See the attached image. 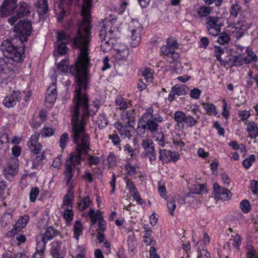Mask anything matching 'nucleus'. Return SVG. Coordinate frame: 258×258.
<instances>
[{
	"instance_id": "obj_13",
	"label": "nucleus",
	"mask_w": 258,
	"mask_h": 258,
	"mask_svg": "<svg viewBox=\"0 0 258 258\" xmlns=\"http://www.w3.org/2000/svg\"><path fill=\"white\" fill-rule=\"evenodd\" d=\"M87 215L89 217L93 225L98 223V226H105L106 224L103 219L102 213L100 210L95 212L91 209L88 211Z\"/></svg>"
},
{
	"instance_id": "obj_33",
	"label": "nucleus",
	"mask_w": 258,
	"mask_h": 258,
	"mask_svg": "<svg viewBox=\"0 0 258 258\" xmlns=\"http://www.w3.org/2000/svg\"><path fill=\"white\" fill-rule=\"evenodd\" d=\"M141 145L147 153L155 150L153 142L149 139H143Z\"/></svg>"
},
{
	"instance_id": "obj_41",
	"label": "nucleus",
	"mask_w": 258,
	"mask_h": 258,
	"mask_svg": "<svg viewBox=\"0 0 258 258\" xmlns=\"http://www.w3.org/2000/svg\"><path fill=\"white\" fill-rule=\"evenodd\" d=\"M1 223L2 226H8L13 224V216L10 213H6L2 217Z\"/></svg>"
},
{
	"instance_id": "obj_9",
	"label": "nucleus",
	"mask_w": 258,
	"mask_h": 258,
	"mask_svg": "<svg viewBox=\"0 0 258 258\" xmlns=\"http://www.w3.org/2000/svg\"><path fill=\"white\" fill-rule=\"evenodd\" d=\"M16 161V159H13L4 167L3 175L9 180H12L14 176L18 173V166Z\"/></svg>"
},
{
	"instance_id": "obj_31",
	"label": "nucleus",
	"mask_w": 258,
	"mask_h": 258,
	"mask_svg": "<svg viewBox=\"0 0 258 258\" xmlns=\"http://www.w3.org/2000/svg\"><path fill=\"white\" fill-rule=\"evenodd\" d=\"M59 231L55 229L54 227H47L46 229L45 234H43L45 239L47 240H51L54 237L59 234Z\"/></svg>"
},
{
	"instance_id": "obj_64",
	"label": "nucleus",
	"mask_w": 258,
	"mask_h": 258,
	"mask_svg": "<svg viewBox=\"0 0 258 258\" xmlns=\"http://www.w3.org/2000/svg\"><path fill=\"white\" fill-rule=\"evenodd\" d=\"M250 188L253 194H258V181L256 180L251 181Z\"/></svg>"
},
{
	"instance_id": "obj_56",
	"label": "nucleus",
	"mask_w": 258,
	"mask_h": 258,
	"mask_svg": "<svg viewBox=\"0 0 258 258\" xmlns=\"http://www.w3.org/2000/svg\"><path fill=\"white\" fill-rule=\"evenodd\" d=\"M124 151L126 154L130 155L132 158L136 157V153L135 150L129 144H126L124 147Z\"/></svg>"
},
{
	"instance_id": "obj_40",
	"label": "nucleus",
	"mask_w": 258,
	"mask_h": 258,
	"mask_svg": "<svg viewBox=\"0 0 258 258\" xmlns=\"http://www.w3.org/2000/svg\"><path fill=\"white\" fill-rule=\"evenodd\" d=\"M241 11L240 6L238 4L232 5L230 9V16L235 18L238 16V14L241 13Z\"/></svg>"
},
{
	"instance_id": "obj_2",
	"label": "nucleus",
	"mask_w": 258,
	"mask_h": 258,
	"mask_svg": "<svg viewBox=\"0 0 258 258\" xmlns=\"http://www.w3.org/2000/svg\"><path fill=\"white\" fill-rule=\"evenodd\" d=\"M92 0H83L82 16L83 20L72 38L74 46L80 48L78 60L75 65L71 66L70 71L88 70L90 66L89 57V42L91 40L90 9Z\"/></svg>"
},
{
	"instance_id": "obj_24",
	"label": "nucleus",
	"mask_w": 258,
	"mask_h": 258,
	"mask_svg": "<svg viewBox=\"0 0 258 258\" xmlns=\"http://www.w3.org/2000/svg\"><path fill=\"white\" fill-rule=\"evenodd\" d=\"M227 63L231 66L241 67L245 64V61L243 57L231 55L227 60Z\"/></svg>"
},
{
	"instance_id": "obj_45",
	"label": "nucleus",
	"mask_w": 258,
	"mask_h": 258,
	"mask_svg": "<svg viewBox=\"0 0 258 258\" xmlns=\"http://www.w3.org/2000/svg\"><path fill=\"white\" fill-rule=\"evenodd\" d=\"M126 188L128 190L129 192L132 196L138 192L137 187L132 180H127L126 181Z\"/></svg>"
},
{
	"instance_id": "obj_6",
	"label": "nucleus",
	"mask_w": 258,
	"mask_h": 258,
	"mask_svg": "<svg viewBox=\"0 0 258 258\" xmlns=\"http://www.w3.org/2000/svg\"><path fill=\"white\" fill-rule=\"evenodd\" d=\"M206 28L211 35L217 36L221 30L223 26V19L217 16H210L206 19Z\"/></svg>"
},
{
	"instance_id": "obj_23",
	"label": "nucleus",
	"mask_w": 258,
	"mask_h": 258,
	"mask_svg": "<svg viewBox=\"0 0 258 258\" xmlns=\"http://www.w3.org/2000/svg\"><path fill=\"white\" fill-rule=\"evenodd\" d=\"M37 11L40 16L43 17L49 11L47 0H38L37 2Z\"/></svg>"
},
{
	"instance_id": "obj_42",
	"label": "nucleus",
	"mask_w": 258,
	"mask_h": 258,
	"mask_svg": "<svg viewBox=\"0 0 258 258\" xmlns=\"http://www.w3.org/2000/svg\"><path fill=\"white\" fill-rule=\"evenodd\" d=\"M62 208L63 209L67 210H68L69 209H73L72 199L70 195H67L64 196L63 199Z\"/></svg>"
},
{
	"instance_id": "obj_53",
	"label": "nucleus",
	"mask_w": 258,
	"mask_h": 258,
	"mask_svg": "<svg viewBox=\"0 0 258 258\" xmlns=\"http://www.w3.org/2000/svg\"><path fill=\"white\" fill-rule=\"evenodd\" d=\"M230 38L229 35L225 33H221L217 39V42L221 45L225 44L228 43Z\"/></svg>"
},
{
	"instance_id": "obj_43",
	"label": "nucleus",
	"mask_w": 258,
	"mask_h": 258,
	"mask_svg": "<svg viewBox=\"0 0 258 258\" xmlns=\"http://www.w3.org/2000/svg\"><path fill=\"white\" fill-rule=\"evenodd\" d=\"M63 218L65 219L66 221V224L67 225L70 224V222L73 220L74 218V214L73 212V209H63Z\"/></svg>"
},
{
	"instance_id": "obj_47",
	"label": "nucleus",
	"mask_w": 258,
	"mask_h": 258,
	"mask_svg": "<svg viewBox=\"0 0 258 258\" xmlns=\"http://www.w3.org/2000/svg\"><path fill=\"white\" fill-rule=\"evenodd\" d=\"M39 189L37 187H32L29 193V199L31 202L34 203L39 194Z\"/></svg>"
},
{
	"instance_id": "obj_28",
	"label": "nucleus",
	"mask_w": 258,
	"mask_h": 258,
	"mask_svg": "<svg viewBox=\"0 0 258 258\" xmlns=\"http://www.w3.org/2000/svg\"><path fill=\"white\" fill-rule=\"evenodd\" d=\"M91 203L92 201L90 198L89 196H86L84 198L78 200L77 208L79 210L83 211L88 208Z\"/></svg>"
},
{
	"instance_id": "obj_26",
	"label": "nucleus",
	"mask_w": 258,
	"mask_h": 258,
	"mask_svg": "<svg viewBox=\"0 0 258 258\" xmlns=\"http://www.w3.org/2000/svg\"><path fill=\"white\" fill-rule=\"evenodd\" d=\"M126 123L123 126L120 123L117 122L114 124L115 128L118 131L119 133L124 138H130L131 136V133L128 130V126Z\"/></svg>"
},
{
	"instance_id": "obj_36",
	"label": "nucleus",
	"mask_w": 258,
	"mask_h": 258,
	"mask_svg": "<svg viewBox=\"0 0 258 258\" xmlns=\"http://www.w3.org/2000/svg\"><path fill=\"white\" fill-rule=\"evenodd\" d=\"M13 61H11V60H7L6 62V66H4L2 69L1 74H4L8 76H11L12 74L13 71Z\"/></svg>"
},
{
	"instance_id": "obj_48",
	"label": "nucleus",
	"mask_w": 258,
	"mask_h": 258,
	"mask_svg": "<svg viewBox=\"0 0 258 258\" xmlns=\"http://www.w3.org/2000/svg\"><path fill=\"white\" fill-rule=\"evenodd\" d=\"M54 130L50 127H44L39 134L43 137H49L53 135Z\"/></svg>"
},
{
	"instance_id": "obj_30",
	"label": "nucleus",
	"mask_w": 258,
	"mask_h": 258,
	"mask_svg": "<svg viewBox=\"0 0 258 258\" xmlns=\"http://www.w3.org/2000/svg\"><path fill=\"white\" fill-rule=\"evenodd\" d=\"M115 104L118 106V108L122 111L126 110L131 106V104L127 103L121 96H117L115 100Z\"/></svg>"
},
{
	"instance_id": "obj_21",
	"label": "nucleus",
	"mask_w": 258,
	"mask_h": 258,
	"mask_svg": "<svg viewBox=\"0 0 258 258\" xmlns=\"http://www.w3.org/2000/svg\"><path fill=\"white\" fill-rule=\"evenodd\" d=\"M186 114L182 111H176L173 115V119L177 123V126L179 128H183L184 122L186 119Z\"/></svg>"
},
{
	"instance_id": "obj_10",
	"label": "nucleus",
	"mask_w": 258,
	"mask_h": 258,
	"mask_svg": "<svg viewBox=\"0 0 258 258\" xmlns=\"http://www.w3.org/2000/svg\"><path fill=\"white\" fill-rule=\"evenodd\" d=\"M213 189L216 198L224 201L230 200L231 198L230 191L220 186L217 182L213 184Z\"/></svg>"
},
{
	"instance_id": "obj_18",
	"label": "nucleus",
	"mask_w": 258,
	"mask_h": 258,
	"mask_svg": "<svg viewBox=\"0 0 258 258\" xmlns=\"http://www.w3.org/2000/svg\"><path fill=\"white\" fill-rule=\"evenodd\" d=\"M121 119L124 121L128 125H131V122L135 120V110L132 105L128 108L122 111L120 114Z\"/></svg>"
},
{
	"instance_id": "obj_29",
	"label": "nucleus",
	"mask_w": 258,
	"mask_h": 258,
	"mask_svg": "<svg viewBox=\"0 0 258 258\" xmlns=\"http://www.w3.org/2000/svg\"><path fill=\"white\" fill-rule=\"evenodd\" d=\"M193 114L195 115L197 118L195 119L191 115H186L184 122L187 126L192 127L198 123L197 119L200 118V115L197 114V110L196 109L192 110Z\"/></svg>"
},
{
	"instance_id": "obj_25",
	"label": "nucleus",
	"mask_w": 258,
	"mask_h": 258,
	"mask_svg": "<svg viewBox=\"0 0 258 258\" xmlns=\"http://www.w3.org/2000/svg\"><path fill=\"white\" fill-rule=\"evenodd\" d=\"M36 251L44 252L47 241L45 239L43 234L38 235L36 238Z\"/></svg>"
},
{
	"instance_id": "obj_63",
	"label": "nucleus",
	"mask_w": 258,
	"mask_h": 258,
	"mask_svg": "<svg viewBox=\"0 0 258 258\" xmlns=\"http://www.w3.org/2000/svg\"><path fill=\"white\" fill-rule=\"evenodd\" d=\"M198 258H210V254L207 251V250L203 248V249L199 250Z\"/></svg>"
},
{
	"instance_id": "obj_8",
	"label": "nucleus",
	"mask_w": 258,
	"mask_h": 258,
	"mask_svg": "<svg viewBox=\"0 0 258 258\" xmlns=\"http://www.w3.org/2000/svg\"><path fill=\"white\" fill-rule=\"evenodd\" d=\"M17 0H4L0 6V17L11 16L16 9Z\"/></svg>"
},
{
	"instance_id": "obj_19",
	"label": "nucleus",
	"mask_w": 258,
	"mask_h": 258,
	"mask_svg": "<svg viewBox=\"0 0 258 258\" xmlns=\"http://www.w3.org/2000/svg\"><path fill=\"white\" fill-rule=\"evenodd\" d=\"M9 149V135L3 133L0 137V156L4 157Z\"/></svg>"
},
{
	"instance_id": "obj_60",
	"label": "nucleus",
	"mask_w": 258,
	"mask_h": 258,
	"mask_svg": "<svg viewBox=\"0 0 258 258\" xmlns=\"http://www.w3.org/2000/svg\"><path fill=\"white\" fill-rule=\"evenodd\" d=\"M167 57H168V61L169 62L172 63L176 62L178 61L179 59V54L175 52V50H173Z\"/></svg>"
},
{
	"instance_id": "obj_35",
	"label": "nucleus",
	"mask_w": 258,
	"mask_h": 258,
	"mask_svg": "<svg viewBox=\"0 0 258 258\" xmlns=\"http://www.w3.org/2000/svg\"><path fill=\"white\" fill-rule=\"evenodd\" d=\"M171 151L165 149H160L159 150V158L163 162L169 163V158Z\"/></svg>"
},
{
	"instance_id": "obj_44",
	"label": "nucleus",
	"mask_w": 258,
	"mask_h": 258,
	"mask_svg": "<svg viewBox=\"0 0 258 258\" xmlns=\"http://www.w3.org/2000/svg\"><path fill=\"white\" fill-rule=\"evenodd\" d=\"M204 184H197L194 185L190 189V192L187 195V197H190V194H195L197 195L201 194V192L204 190Z\"/></svg>"
},
{
	"instance_id": "obj_38",
	"label": "nucleus",
	"mask_w": 258,
	"mask_h": 258,
	"mask_svg": "<svg viewBox=\"0 0 258 258\" xmlns=\"http://www.w3.org/2000/svg\"><path fill=\"white\" fill-rule=\"evenodd\" d=\"M129 54L128 49L125 46L122 49H117L115 55L116 58L119 60H121L126 58Z\"/></svg>"
},
{
	"instance_id": "obj_50",
	"label": "nucleus",
	"mask_w": 258,
	"mask_h": 258,
	"mask_svg": "<svg viewBox=\"0 0 258 258\" xmlns=\"http://www.w3.org/2000/svg\"><path fill=\"white\" fill-rule=\"evenodd\" d=\"M167 206L170 214L173 215L174 210L176 207L175 200L173 198L169 199L167 203Z\"/></svg>"
},
{
	"instance_id": "obj_32",
	"label": "nucleus",
	"mask_w": 258,
	"mask_h": 258,
	"mask_svg": "<svg viewBox=\"0 0 258 258\" xmlns=\"http://www.w3.org/2000/svg\"><path fill=\"white\" fill-rule=\"evenodd\" d=\"M172 89L177 96L184 95L188 91V88L185 85H176Z\"/></svg>"
},
{
	"instance_id": "obj_58",
	"label": "nucleus",
	"mask_w": 258,
	"mask_h": 258,
	"mask_svg": "<svg viewBox=\"0 0 258 258\" xmlns=\"http://www.w3.org/2000/svg\"><path fill=\"white\" fill-rule=\"evenodd\" d=\"M88 161L89 166H92L93 165L98 164L100 162V159L99 157L97 156L88 155Z\"/></svg>"
},
{
	"instance_id": "obj_15",
	"label": "nucleus",
	"mask_w": 258,
	"mask_h": 258,
	"mask_svg": "<svg viewBox=\"0 0 258 258\" xmlns=\"http://www.w3.org/2000/svg\"><path fill=\"white\" fill-rule=\"evenodd\" d=\"M119 32L118 30L113 27L111 28L108 32H106V30L105 28H102L100 30L99 37L100 39H102L103 38H107V40L111 41V39H113L115 40V43H116L117 39L119 38Z\"/></svg>"
},
{
	"instance_id": "obj_17",
	"label": "nucleus",
	"mask_w": 258,
	"mask_h": 258,
	"mask_svg": "<svg viewBox=\"0 0 258 258\" xmlns=\"http://www.w3.org/2000/svg\"><path fill=\"white\" fill-rule=\"evenodd\" d=\"M245 52L246 56L244 57L245 64H248L253 62V67L258 69V57L256 54L249 47H246Z\"/></svg>"
},
{
	"instance_id": "obj_51",
	"label": "nucleus",
	"mask_w": 258,
	"mask_h": 258,
	"mask_svg": "<svg viewBox=\"0 0 258 258\" xmlns=\"http://www.w3.org/2000/svg\"><path fill=\"white\" fill-rule=\"evenodd\" d=\"M69 141V135L67 133L63 134L59 139V146L62 150L66 148L67 144Z\"/></svg>"
},
{
	"instance_id": "obj_62",
	"label": "nucleus",
	"mask_w": 258,
	"mask_h": 258,
	"mask_svg": "<svg viewBox=\"0 0 258 258\" xmlns=\"http://www.w3.org/2000/svg\"><path fill=\"white\" fill-rule=\"evenodd\" d=\"M172 52H173V50L171 49L167 45H163L161 48V53L162 55L166 56L169 55Z\"/></svg>"
},
{
	"instance_id": "obj_57",
	"label": "nucleus",
	"mask_w": 258,
	"mask_h": 258,
	"mask_svg": "<svg viewBox=\"0 0 258 258\" xmlns=\"http://www.w3.org/2000/svg\"><path fill=\"white\" fill-rule=\"evenodd\" d=\"M127 244L129 249L133 252L137 245V240L134 237L130 236L127 240Z\"/></svg>"
},
{
	"instance_id": "obj_5",
	"label": "nucleus",
	"mask_w": 258,
	"mask_h": 258,
	"mask_svg": "<svg viewBox=\"0 0 258 258\" xmlns=\"http://www.w3.org/2000/svg\"><path fill=\"white\" fill-rule=\"evenodd\" d=\"M32 9L30 4L24 1L20 2L18 4H17L16 14L12 15L8 19L9 23L13 25L20 18L29 15Z\"/></svg>"
},
{
	"instance_id": "obj_11",
	"label": "nucleus",
	"mask_w": 258,
	"mask_h": 258,
	"mask_svg": "<svg viewBox=\"0 0 258 258\" xmlns=\"http://www.w3.org/2000/svg\"><path fill=\"white\" fill-rule=\"evenodd\" d=\"M21 93L19 91H14L10 95L7 96L4 99L3 104L7 108H12L20 102L21 98Z\"/></svg>"
},
{
	"instance_id": "obj_49",
	"label": "nucleus",
	"mask_w": 258,
	"mask_h": 258,
	"mask_svg": "<svg viewBox=\"0 0 258 258\" xmlns=\"http://www.w3.org/2000/svg\"><path fill=\"white\" fill-rule=\"evenodd\" d=\"M255 157L254 155H251L248 158H245L242 162L243 167L246 169H248L254 162Z\"/></svg>"
},
{
	"instance_id": "obj_37",
	"label": "nucleus",
	"mask_w": 258,
	"mask_h": 258,
	"mask_svg": "<svg viewBox=\"0 0 258 258\" xmlns=\"http://www.w3.org/2000/svg\"><path fill=\"white\" fill-rule=\"evenodd\" d=\"M68 60H61L57 66V72L59 73H66L69 70Z\"/></svg>"
},
{
	"instance_id": "obj_34",
	"label": "nucleus",
	"mask_w": 258,
	"mask_h": 258,
	"mask_svg": "<svg viewBox=\"0 0 258 258\" xmlns=\"http://www.w3.org/2000/svg\"><path fill=\"white\" fill-rule=\"evenodd\" d=\"M202 105L208 114L215 116L218 114L216 107L213 104L211 103H203Z\"/></svg>"
},
{
	"instance_id": "obj_27",
	"label": "nucleus",
	"mask_w": 258,
	"mask_h": 258,
	"mask_svg": "<svg viewBox=\"0 0 258 258\" xmlns=\"http://www.w3.org/2000/svg\"><path fill=\"white\" fill-rule=\"evenodd\" d=\"M101 43L100 45V49L104 52L109 51L112 49L113 46L115 44V40L113 39H111V41L107 40V38H103L100 39Z\"/></svg>"
},
{
	"instance_id": "obj_12",
	"label": "nucleus",
	"mask_w": 258,
	"mask_h": 258,
	"mask_svg": "<svg viewBox=\"0 0 258 258\" xmlns=\"http://www.w3.org/2000/svg\"><path fill=\"white\" fill-rule=\"evenodd\" d=\"M39 136V134H35L32 135L27 143V145L30 150L35 154L40 153L42 149L41 144L38 142Z\"/></svg>"
},
{
	"instance_id": "obj_16",
	"label": "nucleus",
	"mask_w": 258,
	"mask_h": 258,
	"mask_svg": "<svg viewBox=\"0 0 258 258\" xmlns=\"http://www.w3.org/2000/svg\"><path fill=\"white\" fill-rule=\"evenodd\" d=\"M50 253L53 258H63L65 252L63 251L62 243L58 241L51 243Z\"/></svg>"
},
{
	"instance_id": "obj_4",
	"label": "nucleus",
	"mask_w": 258,
	"mask_h": 258,
	"mask_svg": "<svg viewBox=\"0 0 258 258\" xmlns=\"http://www.w3.org/2000/svg\"><path fill=\"white\" fill-rule=\"evenodd\" d=\"M163 121V118L159 113H154V109L149 107L146 109L139 121L137 132L140 136H142L145 133L146 130H148L153 135L158 145L164 147V135L162 132H158L159 123Z\"/></svg>"
},
{
	"instance_id": "obj_14",
	"label": "nucleus",
	"mask_w": 258,
	"mask_h": 258,
	"mask_svg": "<svg viewBox=\"0 0 258 258\" xmlns=\"http://www.w3.org/2000/svg\"><path fill=\"white\" fill-rule=\"evenodd\" d=\"M249 27L248 25L244 22H237L235 25L232 28L231 32L233 37H235L236 39H239L243 36L244 32Z\"/></svg>"
},
{
	"instance_id": "obj_61",
	"label": "nucleus",
	"mask_w": 258,
	"mask_h": 258,
	"mask_svg": "<svg viewBox=\"0 0 258 258\" xmlns=\"http://www.w3.org/2000/svg\"><path fill=\"white\" fill-rule=\"evenodd\" d=\"M57 51L60 55L66 54L68 51L66 43H60L57 45Z\"/></svg>"
},
{
	"instance_id": "obj_52",
	"label": "nucleus",
	"mask_w": 258,
	"mask_h": 258,
	"mask_svg": "<svg viewBox=\"0 0 258 258\" xmlns=\"http://www.w3.org/2000/svg\"><path fill=\"white\" fill-rule=\"evenodd\" d=\"M240 207L242 211L244 213H248L250 210V204L248 200H242L240 204Z\"/></svg>"
},
{
	"instance_id": "obj_54",
	"label": "nucleus",
	"mask_w": 258,
	"mask_h": 258,
	"mask_svg": "<svg viewBox=\"0 0 258 258\" xmlns=\"http://www.w3.org/2000/svg\"><path fill=\"white\" fill-rule=\"evenodd\" d=\"M125 168L128 175H134L137 172L136 167L128 162L125 164Z\"/></svg>"
},
{
	"instance_id": "obj_59",
	"label": "nucleus",
	"mask_w": 258,
	"mask_h": 258,
	"mask_svg": "<svg viewBox=\"0 0 258 258\" xmlns=\"http://www.w3.org/2000/svg\"><path fill=\"white\" fill-rule=\"evenodd\" d=\"M167 45L173 50L177 49L178 47V44L175 39H167Z\"/></svg>"
},
{
	"instance_id": "obj_20",
	"label": "nucleus",
	"mask_w": 258,
	"mask_h": 258,
	"mask_svg": "<svg viewBox=\"0 0 258 258\" xmlns=\"http://www.w3.org/2000/svg\"><path fill=\"white\" fill-rule=\"evenodd\" d=\"M247 124L246 130L248 136L251 139H255L258 136V127L253 121H248L245 122Z\"/></svg>"
},
{
	"instance_id": "obj_39",
	"label": "nucleus",
	"mask_w": 258,
	"mask_h": 258,
	"mask_svg": "<svg viewBox=\"0 0 258 258\" xmlns=\"http://www.w3.org/2000/svg\"><path fill=\"white\" fill-rule=\"evenodd\" d=\"M96 123L100 128H103L107 125L108 120L104 113L100 114L98 115L96 120Z\"/></svg>"
},
{
	"instance_id": "obj_55",
	"label": "nucleus",
	"mask_w": 258,
	"mask_h": 258,
	"mask_svg": "<svg viewBox=\"0 0 258 258\" xmlns=\"http://www.w3.org/2000/svg\"><path fill=\"white\" fill-rule=\"evenodd\" d=\"M143 76L147 82H151L153 80V74L149 68H145L143 72Z\"/></svg>"
},
{
	"instance_id": "obj_1",
	"label": "nucleus",
	"mask_w": 258,
	"mask_h": 258,
	"mask_svg": "<svg viewBox=\"0 0 258 258\" xmlns=\"http://www.w3.org/2000/svg\"><path fill=\"white\" fill-rule=\"evenodd\" d=\"M75 75L76 85L71 109L72 122L73 141L77 144L76 151L72 153L65 163L63 172L66 185H68L72 178L76 166L81 163L82 154H87L90 150V138L85 132L84 126L88 121L89 117L97 111L99 105L94 104L91 108L89 105V99L86 93L88 83V71H70Z\"/></svg>"
},
{
	"instance_id": "obj_3",
	"label": "nucleus",
	"mask_w": 258,
	"mask_h": 258,
	"mask_svg": "<svg viewBox=\"0 0 258 258\" xmlns=\"http://www.w3.org/2000/svg\"><path fill=\"white\" fill-rule=\"evenodd\" d=\"M32 28L30 21L21 20L14 27V36L10 40L3 41L0 49L6 56L16 60H21L24 57V42L32 34Z\"/></svg>"
},
{
	"instance_id": "obj_7",
	"label": "nucleus",
	"mask_w": 258,
	"mask_h": 258,
	"mask_svg": "<svg viewBox=\"0 0 258 258\" xmlns=\"http://www.w3.org/2000/svg\"><path fill=\"white\" fill-rule=\"evenodd\" d=\"M129 29L131 33V45L135 47L137 46L141 40L142 27L137 20H133L130 23Z\"/></svg>"
},
{
	"instance_id": "obj_46",
	"label": "nucleus",
	"mask_w": 258,
	"mask_h": 258,
	"mask_svg": "<svg viewBox=\"0 0 258 258\" xmlns=\"http://www.w3.org/2000/svg\"><path fill=\"white\" fill-rule=\"evenodd\" d=\"M70 41V36L64 31L57 32L58 42L66 43Z\"/></svg>"
},
{
	"instance_id": "obj_22",
	"label": "nucleus",
	"mask_w": 258,
	"mask_h": 258,
	"mask_svg": "<svg viewBox=\"0 0 258 258\" xmlns=\"http://www.w3.org/2000/svg\"><path fill=\"white\" fill-rule=\"evenodd\" d=\"M212 11V7L206 5H203L197 9L196 13L200 18H206L207 17H209V15L211 14Z\"/></svg>"
}]
</instances>
